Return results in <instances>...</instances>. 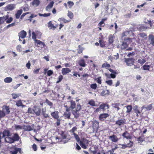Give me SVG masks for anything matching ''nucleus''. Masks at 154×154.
Wrapping results in <instances>:
<instances>
[{"mask_svg": "<svg viewBox=\"0 0 154 154\" xmlns=\"http://www.w3.org/2000/svg\"><path fill=\"white\" fill-rule=\"evenodd\" d=\"M40 3L39 0H34L32 2V4L33 6L37 7L39 5Z\"/></svg>", "mask_w": 154, "mask_h": 154, "instance_id": "24", "label": "nucleus"}, {"mask_svg": "<svg viewBox=\"0 0 154 154\" xmlns=\"http://www.w3.org/2000/svg\"><path fill=\"white\" fill-rule=\"evenodd\" d=\"M120 106V104L119 103H113L112 104V106L113 108L115 109L117 111H118L120 109L119 106Z\"/></svg>", "mask_w": 154, "mask_h": 154, "instance_id": "18", "label": "nucleus"}, {"mask_svg": "<svg viewBox=\"0 0 154 154\" xmlns=\"http://www.w3.org/2000/svg\"><path fill=\"white\" fill-rule=\"evenodd\" d=\"M40 32L39 31H37L36 32H33L32 33V38L34 40H36V34H38V33H40Z\"/></svg>", "mask_w": 154, "mask_h": 154, "instance_id": "39", "label": "nucleus"}, {"mask_svg": "<svg viewBox=\"0 0 154 154\" xmlns=\"http://www.w3.org/2000/svg\"><path fill=\"white\" fill-rule=\"evenodd\" d=\"M109 115L107 113L102 114L100 115L99 119L100 121H103Z\"/></svg>", "mask_w": 154, "mask_h": 154, "instance_id": "10", "label": "nucleus"}, {"mask_svg": "<svg viewBox=\"0 0 154 154\" xmlns=\"http://www.w3.org/2000/svg\"><path fill=\"white\" fill-rule=\"evenodd\" d=\"M23 129L26 131H31L35 129L34 125V124L32 125V126L30 125H24L23 127Z\"/></svg>", "mask_w": 154, "mask_h": 154, "instance_id": "7", "label": "nucleus"}, {"mask_svg": "<svg viewBox=\"0 0 154 154\" xmlns=\"http://www.w3.org/2000/svg\"><path fill=\"white\" fill-rule=\"evenodd\" d=\"M152 104H149L146 106H143L141 108L142 110L145 109V111L150 110L152 109Z\"/></svg>", "mask_w": 154, "mask_h": 154, "instance_id": "22", "label": "nucleus"}, {"mask_svg": "<svg viewBox=\"0 0 154 154\" xmlns=\"http://www.w3.org/2000/svg\"><path fill=\"white\" fill-rule=\"evenodd\" d=\"M3 111L5 112V114H9L10 112V110L9 106L4 105L2 107Z\"/></svg>", "mask_w": 154, "mask_h": 154, "instance_id": "13", "label": "nucleus"}, {"mask_svg": "<svg viewBox=\"0 0 154 154\" xmlns=\"http://www.w3.org/2000/svg\"><path fill=\"white\" fill-rule=\"evenodd\" d=\"M70 111V108H67L66 109V111L63 114V116L65 118H67L68 119L70 118V116L71 115Z\"/></svg>", "mask_w": 154, "mask_h": 154, "instance_id": "5", "label": "nucleus"}, {"mask_svg": "<svg viewBox=\"0 0 154 154\" xmlns=\"http://www.w3.org/2000/svg\"><path fill=\"white\" fill-rule=\"evenodd\" d=\"M109 91L108 90L103 91L101 93V95L103 96H104L109 94Z\"/></svg>", "mask_w": 154, "mask_h": 154, "instance_id": "41", "label": "nucleus"}, {"mask_svg": "<svg viewBox=\"0 0 154 154\" xmlns=\"http://www.w3.org/2000/svg\"><path fill=\"white\" fill-rule=\"evenodd\" d=\"M126 122V120L125 119H121L117 121L116 122V124L119 126L124 125Z\"/></svg>", "mask_w": 154, "mask_h": 154, "instance_id": "11", "label": "nucleus"}, {"mask_svg": "<svg viewBox=\"0 0 154 154\" xmlns=\"http://www.w3.org/2000/svg\"><path fill=\"white\" fill-rule=\"evenodd\" d=\"M23 12V11L22 9L18 10L16 14H15L16 17L17 19L19 18L20 15Z\"/></svg>", "mask_w": 154, "mask_h": 154, "instance_id": "29", "label": "nucleus"}, {"mask_svg": "<svg viewBox=\"0 0 154 154\" xmlns=\"http://www.w3.org/2000/svg\"><path fill=\"white\" fill-rule=\"evenodd\" d=\"M63 79V76L62 75H60L58 78V80L57 82V83H58L61 82Z\"/></svg>", "mask_w": 154, "mask_h": 154, "instance_id": "59", "label": "nucleus"}, {"mask_svg": "<svg viewBox=\"0 0 154 154\" xmlns=\"http://www.w3.org/2000/svg\"><path fill=\"white\" fill-rule=\"evenodd\" d=\"M50 15H51L50 13H47V14L45 13L44 14H41L40 13L38 14V15L40 16H41V17H47L49 16Z\"/></svg>", "mask_w": 154, "mask_h": 154, "instance_id": "46", "label": "nucleus"}, {"mask_svg": "<svg viewBox=\"0 0 154 154\" xmlns=\"http://www.w3.org/2000/svg\"><path fill=\"white\" fill-rule=\"evenodd\" d=\"M51 115L53 118L54 119H58L59 118V116L58 115L59 112L57 111H55L51 112Z\"/></svg>", "mask_w": 154, "mask_h": 154, "instance_id": "9", "label": "nucleus"}, {"mask_svg": "<svg viewBox=\"0 0 154 154\" xmlns=\"http://www.w3.org/2000/svg\"><path fill=\"white\" fill-rule=\"evenodd\" d=\"M79 63V65L82 67H84L85 66L86 64L84 60L83 59H82L80 60Z\"/></svg>", "mask_w": 154, "mask_h": 154, "instance_id": "33", "label": "nucleus"}, {"mask_svg": "<svg viewBox=\"0 0 154 154\" xmlns=\"http://www.w3.org/2000/svg\"><path fill=\"white\" fill-rule=\"evenodd\" d=\"M14 142L15 141H18L20 139V137L18 134L15 133L14 134L12 137Z\"/></svg>", "mask_w": 154, "mask_h": 154, "instance_id": "12", "label": "nucleus"}, {"mask_svg": "<svg viewBox=\"0 0 154 154\" xmlns=\"http://www.w3.org/2000/svg\"><path fill=\"white\" fill-rule=\"evenodd\" d=\"M144 140V138L143 137H140L138 138L137 141L139 143H141Z\"/></svg>", "mask_w": 154, "mask_h": 154, "instance_id": "55", "label": "nucleus"}, {"mask_svg": "<svg viewBox=\"0 0 154 154\" xmlns=\"http://www.w3.org/2000/svg\"><path fill=\"white\" fill-rule=\"evenodd\" d=\"M72 134L74 135L75 138V139L76 141L77 142H80V140L79 136L77 134H76L75 133H74Z\"/></svg>", "mask_w": 154, "mask_h": 154, "instance_id": "43", "label": "nucleus"}, {"mask_svg": "<svg viewBox=\"0 0 154 154\" xmlns=\"http://www.w3.org/2000/svg\"><path fill=\"white\" fill-rule=\"evenodd\" d=\"M41 110L40 108H35L34 110V111L36 115L37 116L40 115L41 113Z\"/></svg>", "mask_w": 154, "mask_h": 154, "instance_id": "30", "label": "nucleus"}, {"mask_svg": "<svg viewBox=\"0 0 154 154\" xmlns=\"http://www.w3.org/2000/svg\"><path fill=\"white\" fill-rule=\"evenodd\" d=\"M106 82L110 86L112 84V81L111 80L106 81Z\"/></svg>", "mask_w": 154, "mask_h": 154, "instance_id": "63", "label": "nucleus"}, {"mask_svg": "<svg viewBox=\"0 0 154 154\" xmlns=\"http://www.w3.org/2000/svg\"><path fill=\"white\" fill-rule=\"evenodd\" d=\"M16 5L15 4H10L7 5L5 8L6 11H12L15 8Z\"/></svg>", "mask_w": 154, "mask_h": 154, "instance_id": "6", "label": "nucleus"}, {"mask_svg": "<svg viewBox=\"0 0 154 154\" xmlns=\"http://www.w3.org/2000/svg\"><path fill=\"white\" fill-rule=\"evenodd\" d=\"M97 82L98 84H101V77H99L97 79Z\"/></svg>", "mask_w": 154, "mask_h": 154, "instance_id": "64", "label": "nucleus"}, {"mask_svg": "<svg viewBox=\"0 0 154 154\" xmlns=\"http://www.w3.org/2000/svg\"><path fill=\"white\" fill-rule=\"evenodd\" d=\"M71 71V70L69 68H63L62 70V73L64 75L69 73Z\"/></svg>", "mask_w": 154, "mask_h": 154, "instance_id": "17", "label": "nucleus"}, {"mask_svg": "<svg viewBox=\"0 0 154 154\" xmlns=\"http://www.w3.org/2000/svg\"><path fill=\"white\" fill-rule=\"evenodd\" d=\"M54 3V2L53 1L51 2L46 7V10L47 11H49L50 9L52 7Z\"/></svg>", "mask_w": 154, "mask_h": 154, "instance_id": "21", "label": "nucleus"}, {"mask_svg": "<svg viewBox=\"0 0 154 154\" xmlns=\"http://www.w3.org/2000/svg\"><path fill=\"white\" fill-rule=\"evenodd\" d=\"M100 45L101 47H103L104 46L105 44L104 41L103 40H100L99 41Z\"/></svg>", "mask_w": 154, "mask_h": 154, "instance_id": "60", "label": "nucleus"}, {"mask_svg": "<svg viewBox=\"0 0 154 154\" xmlns=\"http://www.w3.org/2000/svg\"><path fill=\"white\" fill-rule=\"evenodd\" d=\"M81 109V106L79 103H78L75 109H72V114L74 116V117L77 119L79 116V111Z\"/></svg>", "mask_w": 154, "mask_h": 154, "instance_id": "1", "label": "nucleus"}, {"mask_svg": "<svg viewBox=\"0 0 154 154\" xmlns=\"http://www.w3.org/2000/svg\"><path fill=\"white\" fill-rule=\"evenodd\" d=\"M67 4L69 8H71L74 5V3L71 1H69L67 2Z\"/></svg>", "mask_w": 154, "mask_h": 154, "instance_id": "56", "label": "nucleus"}, {"mask_svg": "<svg viewBox=\"0 0 154 154\" xmlns=\"http://www.w3.org/2000/svg\"><path fill=\"white\" fill-rule=\"evenodd\" d=\"M150 66L149 65L145 64L142 67L143 69L144 70L149 71Z\"/></svg>", "mask_w": 154, "mask_h": 154, "instance_id": "40", "label": "nucleus"}, {"mask_svg": "<svg viewBox=\"0 0 154 154\" xmlns=\"http://www.w3.org/2000/svg\"><path fill=\"white\" fill-rule=\"evenodd\" d=\"M88 103L91 106H95V103L93 100H91L89 101Z\"/></svg>", "mask_w": 154, "mask_h": 154, "instance_id": "53", "label": "nucleus"}, {"mask_svg": "<svg viewBox=\"0 0 154 154\" xmlns=\"http://www.w3.org/2000/svg\"><path fill=\"white\" fill-rule=\"evenodd\" d=\"M46 109H42V113L44 117L45 118H47L49 117V116L48 114H46L45 112Z\"/></svg>", "mask_w": 154, "mask_h": 154, "instance_id": "44", "label": "nucleus"}, {"mask_svg": "<svg viewBox=\"0 0 154 154\" xmlns=\"http://www.w3.org/2000/svg\"><path fill=\"white\" fill-rule=\"evenodd\" d=\"M12 81V79L10 77H7L4 79V81L6 83H10Z\"/></svg>", "mask_w": 154, "mask_h": 154, "instance_id": "28", "label": "nucleus"}, {"mask_svg": "<svg viewBox=\"0 0 154 154\" xmlns=\"http://www.w3.org/2000/svg\"><path fill=\"white\" fill-rule=\"evenodd\" d=\"M10 128L5 130L2 133V137H4L5 138L6 137H10L11 136L12 134L10 132Z\"/></svg>", "mask_w": 154, "mask_h": 154, "instance_id": "4", "label": "nucleus"}, {"mask_svg": "<svg viewBox=\"0 0 154 154\" xmlns=\"http://www.w3.org/2000/svg\"><path fill=\"white\" fill-rule=\"evenodd\" d=\"M149 39L150 40V43L152 45H154V37L152 35H149Z\"/></svg>", "mask_w": 154, "mask_h": 154, "instance_id": "36", "label": "nucleus"}, {"mask_svg": "<svg viewBox=\"0 0 154 154\" xmlns=\"http://www.w3.org/2000/svg\"><path fill=\"white\" fill-rule=\"evenodd\" d=\"M58 20L60 22L63 21L64 23H65L69 22V21L65 19L64 18H59Z\"/></svg>", "mask_w": 154, "mask_h": 154, "instance_id": "49", "label": "nucleus"}, {"mask_svg": "<svg viewBox=\"0 0 154 154\" xmlns=\"http://www.w3.org/2000/svg\"><path fill=\"white\" fill-rule=\"evenodd\" d=\"M80 144L82 148L84 149L87 148V146H88L89 143L88 141L85 138H82L80 140Z\"/></svg>", "mask_w": 154, "mask_h": 154, "instance_id": "3", "label": "nucleus"}, {"mask_svg": "<svg viewBox=\"0 0 154 154\" xmlns=\"http://www.w3.org/2000/svg\"><path fill=\"white\" fill-rule=\"evenodd\" d=\"M79 49H78V53L79 54L81 53L82 52V51L83 50V48L81 47L80 45L78 46Z\"/></svg>", "mask_w": 154, "mask_h": 154, "instance_id": "54", "label": "nucleus"}, {"mask_svg": "<svg viewBox=\"0 0 154 154\" xmlns=\"http://www.w3.org/2000/svg\"><path fill=\"white\" fill-rule=\"evenodd\" d=\"M16 105L18 107L22 106V108L25 107L26 106L23 104L22 101L20 100L16 101Z\"/></svg>", "mask_w": 154, "mask_h": 154, "instance_id": "26", "label": "nucleus"}, {"mask_svg": "<svg viewBox=\"0 0 154 154\" xmlns=\"http://www.w3.org/2000/svg\"><path fill=\"white\" fill-rule=\"evenodd\" d=\"M12 96L13 98L14 99H15L18 97H19V95L18 94H16L15 93H13L12 94Z\"/></svg>", "mask_w": 154, "mask_h": 154, "instance_id": "62", "label": "nucleus"}, {"mask_svg": "<svg viewBox=\"0 0 154 154\" xmlns=\"http://www.w3.org/2000/svg\"><path fill=\"white\" fill-rule=\"evenodd\" d=\"M5 21V19L4 16L0 17V24L3 23Z\"/></svg>", "mask_w": 154, "mask_h": 154, "instance_id": "57", "label": "nucleus"}, {"mask_svg": "<svg viewBox=\"0 0 154 154\" xmlns=\"http://www.w3.org/2000/svg\"><path fill=\"white\" fill-rule=\"evenodd\" d=\"M35 43H36L38 45H41L43 46L44 47L45 45V44L44 43L39 40H34Z\"/></svg>", "mask_w": 154, "mask_h": 154, "instance_id": "35", "label": "nucleus"}, {"mask_svg": "<svg viewBox=\"0 0 154 154\" xmlns=\"http://www.w3.org/2000/svg\"><path fill=\"white\" fill-rule=\"evenodd\" d=\"M15 22L11 24H9L7 26H6V28L7 29H8L10 27H12L15 26Z\"/></svg>", "mask_w": 154, "mask_h": 154, "instance_id": "61", "label": "nucleus"}, {"mask_svg": "<svg viewBox=\"0 0 154 154\" xmlns=\"http://www.w3.org/2000/svg\"><path fill=\"white\" fill-rule=\"evenodd\" d=\"M14 127L15 129L17 131L19 130H21L23 129V127L21 126L20 125L14 124Z\"/></svg>", "mask_w": 154, "mask_h": 154, "instance_id": "34", "label": "nucleus"}, {"mask_svg": "<svg viewBox=\"0 0 154 154\" xmlns=\"http://www.w3.org/2000/svg\"><path fill=\"white\" fill-rule=\"evenodd\" d=\"M67 16L71 19H72L73 17V13L69 11H68Z\"/></svg>", "mask_w": 154, "mask_h": 154, "instance_id": "45", "label": "nucleus"}, {"mask_svg": "<svg viewBox=\"0 0 154 154\" xmlns=\"http://www.w3.org/2000/svg\"><path fill=\"white\" fill-rule=\"evenodd\" d=\"M110 67V65L107 63H103L102 66V68H109Z\"/></svg>", "mask_w": 154, "mask_h": 154, "instance_id": "47", "label": "nucleus"}, {"mask_svg": "<svg viewBox=\"0 0 154 154\" xmlns=\"http://www.w3.org/2000/svg\"><path fill=\"white\" fill-rule=\"evenodd\" d=\"M71 106L70 107L72 109H74L75 106V103L74 101L71 100L70 101Z\"/></svg>", "mask_w": 154, "mask_h": 154, "instance_id": "42", "label": "nucleus"}, {"mask_svg": "<svg viewBox=\"0 0 154 154\" xmlns=\"http://www.w3.org/2000/svg\"><path fill=\"white\" fill-rule=\"evenodd\" d=\"M45 103L50 106H52L53 105V103L47 99L46 100Z\"/></svg>", "mask_w": 154, "mask_h": 154, "instance_id": "52", "label": "nucleus"}, {"mask_svg": "<svg viewBox=\"0 0 154 154\" xmlns=\"http://www.w3.org/2000/svg\"><path fill=\"white\" fill-rule=\"evenodd\" d=\"M13 19L12 17H10L6 20V23H10L13 20Z\"/></svg>", "mask_w": 154, "mask_h": 154, "instance_id": "58", "label": "nucleus"}, {"mask_svg": "<svg viewBox=\"0 0 154 154\" xmlns=\"http://www.w3.org/2000/svg\"><path fill=\"white\" fill-rule=\"evenodd\" d=\"M146 61L145 60L143 59H141L138 60V62L141 64H143Z\"/></svg>", "mask_w": 154, "mask_h": 154, "instance_id": "48", "label": "nucleus"}, {"mask_svg": "<svg viewBox=\"0 0 154 154\" xmlns=\"http://www.w3.org/2000/svg\"><path fill=\"white\" fill-rule=\"evenodd\" d=\"M90 87L92 89L95 90L97 87V85L96 83L92 84L90 85Z\"/></svg>", "mask_w": 154, "mask_h": 154, "instance_id": "51", "label": "nucleus"}, {"mask_svg": "<svg viewBox=\"0 0 154 154\" xmlns=\"http://www.w3.org/2000/svg\"><path fill=\"white\" fill-rule=\"evenodd\" d=\"M5 142L12 143H14L12 137H6L5 138Z\"/></svg>", "mask_w": 154, "mask_h": 154, "instance_id": "15", "label": "nucleus"}, {"mask_svg": "<svg viewBox=\"0 0 154 154\" xmlns=\"http://www.w3.org/2000/svg\"><path fill=\"white\" fill-rule=\"evenodd\" d=\"M114 38V36L113 35H110L109 37V43L110 44H112L114 42L113 38Z\"/></svg>", "mask_w": 154, "mask_h": 154, "instance_id": "32", "label": "nucleus"}, {"mask_svg": "<svg viewBox=\"0 0 154 154\" xmlns=\"http://www.w3.org/2000/svg\"><path fill=\"white\" fill-rule=\"evenodd\" d=\"M132 33V32L131 31H126L124 32L122 34V36H128L131 35Z\"/></svg>", "mask_w": 154, "mask_h": 154, "instance_id": "27", "label": "nucleus"}, {"mask_svg": "<svg viewBox=\"0 0 154 154\" xmlns=\"http://www.w3.org/2000/svg\"><path fill=\"white\" fill-rule=\"evenodd\" d=\"M5 113L3 110H0V118H2L5 116Z\"/></svg>", "mask_w": 154, "mask_h": 154, "instance_id": "50", "label": "nucleus"}, {"mask_svg": "<svg viewBox=\"0 0 154 154\" xmlns=\"http://www.w3.org/2000/svg\"><path fill=\"white\" fill-rule=\"evenodd\" d=\"M109 138L111 140L112 142H116L118 140V138L116 135H114L109 136Z\"/></svg>", "mask_w": 154, "mask_h": 154, "instance_id": "16", "label": "nucleus"}, {"mask_svg": "<svg viewBox=\"0 0 154 154\" xmlns=\"http://www.w3.org/2000/svg\"><path fill=\"white\" fill-rule=\"evenodd\" d=\"M26 33L24 30H22L18 34V36L20 38H24L26 36Z\"/></svg>", "mask_w": 154, "mask_h": 154, "instance_id": "14", "label": "nucleus"}, {"mask_svg": "<svg viewBox=\"0 0 154 154\" xmlns=\"http://www.w3.org/2000/svg\"><path fill=\"white\" fill-rule=\"evenodd\" d=\"M127 111L126 112L128 113H130L132 109V106L130 105H128L127 107Z\"/></svg>", "mask_w": 154, "mask_h": 154, "instance_id": "38", "label": "nucleus"}, {"mask_svg": "<svg viewBox=\"0 0 154 154\" xmlns=\"http://www.w3.org/2000/svg\"><path fill=\"white\" fill-rule=\"evenodd\" d=\"M133 110L136 114H140L139 110L138 109V106L137 105H135L133 108Z\"/></svg>", "mask_w": 154, "mask_h": 154, "instance_id": "37", "label": "nucleus"}, {"mask_svg": "<svg viewBox=\"0 0 154 154\" xmlns=\"http://www.w3.org/2000/svg\"><path fill=\"white\" fill-rule=\"evenodd\" d=\"M128 46V44L126 42H122V46L121 49L122 50L126 49L127 48Z\"/></svg>", "mask_w": 154, "mask_h": 154, "instance_id": "31", "label": "nucleus"}, {"mask_svg": "<svg viewBox=\"0 0 154 154\" xmlns=\"http://www.w3.org/2000/svg\"><path fill=\"white\" fill-rule=\"evenodd\" d=\"M122 136L128 139H131V136L130 135H129V134L128 133L127 131L124 133L122 134Z\"/></svg>", "mask_w": 154, "mask_h": 154, "instance_id": "25", "label": "nucleus"}, {"mask_svg": "<svg viewBox=\"0 0 154 154\" xmlns=\"http://www.w3.org/2000/svg\"><path fill=\"white\" fill-rule=\"evenodd\" d=\"M18 152L21 154L23 153L21 149L15 146L12 147L10 151L11 154H17Z\"/></svg>", "mask_w": 154, "mask_h": 154, "instance_id": "2", "label": "nucleus"}, {"mask_svg": "<svg viewBox=\"0 0 154 154\" xmlns=\"http://www.w3.org/2000/svg\"><path fill=\"white\" fill-rule=\"evenodd\" d=\"M133 144V142L130 141V143H128L126 144H122V149H125L127 147H131L132 146V144Z\"/></svg>", "mask_w": 154, "mask_h": 154, "instance_id": "20", "label": "nucleus"}, {"mask_svg": "<svg viewBox=\"0 0 154 154\" xmlns=\"http://www.w3.org/2000/svg\"><path fill=\"white\" fill-rule=\"evenodd\" d=\"M125 62L126 63L127 66H131L133 64L134 59L131 58L125 59Z\"/></svg>", "mask_w": 154, "mask_h": 154, "instance_id": "8", "label": "nucleus"}, {"mask_svg": "<svg viewBox=\"0 0 154 154\" xmlns=\"http://www.w3.org/2000/svg\"><path fill=\"white\" fill-rule=\"evenodd\" d=\"M48 26L50 29H52L54 30L56 28V26H54V24L52 23L51 21H50L48 23Z\"/></svg>", "mask_w": 154, "mask_h": 154, "instance_id": "23", "label": "nucleus"}, {"mask_svg": "<svg viewBox=\"0 0 154 154\" xmlns=\"http://www.w3.org/2000/svg\"><path fill=\"white\" fill-rule=\"evenodd\" d=\"M100 108L101 109H103V111H104L106 109H108L109 108V106L108 104L103 103L100 105L99 106Z\"/></svg>", "mask_w": 154, "mask_h": 154, "instance_id": "19", "label": "nucleus"}]
</instances>
